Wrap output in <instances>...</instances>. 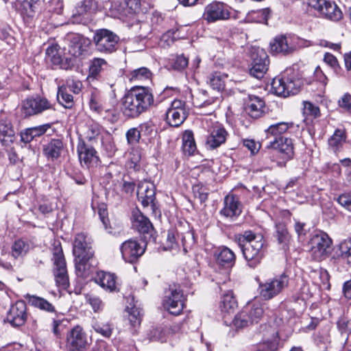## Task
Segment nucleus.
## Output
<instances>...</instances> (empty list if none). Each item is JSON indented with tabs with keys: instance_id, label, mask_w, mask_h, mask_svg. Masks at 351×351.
<instances>
[{
	"instance_id": "de8ad7c7",
	"label": "nucleus",
	"mask_w": 351,
	"mask_h": 351,
	"mask_svg": "<svg viewBox=\"0 0 351 351\" xmlns=\"http://www.w3.org/2000/svg\"><path fill=\"white\" fill-rule=\"evenodd\" d=\"M303 114L306 117L315 119L320 115L319 107L311 102L305 101L303 102Z\"/></svg>"
},
{
	"instance_id": "ddd939ff",
	"label": "nucleus",
	"mask_w": 351,
	"mask_h": 351,
	"mask_svg": "<svg viewBox=\"0 0 351 351\" xmlns=\"http://www.w3.org/2000/svg\"><path fill=\"white\" fill-rule=\"evenodd\" d=\"M52 107L50 102L46 98L29 97L23 101L21 110L25 117L40 114Z\"/></svg>"
},
{
	"instance_id": "e2e57ef3",
	"label": "nucleus",
	"mask_w": 351,
	"mask_h": 351,
	"mask_svg": "<svg viewBox=\"0 0 351 351\" xmlns=\"http://www.w3.org/2000/svg\"><path fill=\"white\" fill-rule=\"evenodd\" d=\"M339 106L346 112L351 113V95L346 93L339 100Z\"/></svg>"
},
{
	"instance_id": "a19ab883",
	"label": "nucleus",
	"mask_w": 351,
	"mask_h": 351,
	"mask_svg": "<svg viewBox=\"0 0 351 351\" xmlns=\"http://www.w3.org/2000/svg\"><path fill=\"white\" fill-rule=\"evenodd\" d=\"M57 98L60 104L66 108H71L73 105V97L68 93L64 85L58 88Z\"/></svg>"
},
{
	"instance_id": "bb28decb",
	"label": "nucleus",
	"mask_w": 351,
	"mask_h": 351,
	"mask_svg": "<svg viewBox=\"0 0 351 351\" xmlns=\"http://www.w3.org/2000/svg\"><path fill=\"white\" fill-rule=\"evenodd\" d=\"M64 150V144L62 140L58 138L51 139L43 146V154L48 158L52 160L59 158Z\"/></svg>"
},
{
	"instance_id": "bf43d9fd",
	"label": "nucleus",
	"mask_w": 351,
	"mask_h": 351,
	"mask_svg": "<svg viewBox=\"0 0 351 351\" xmlns=\"http://www.w3.org/2000/svg\"><path fill=\"white\" fill-rule=\"evenodd\" d=\"M337 201L338 204L346 210L351 212V195L348 193L340 195Z\"/></svg>"
},
{
	"instance_id": "f8f14e48",
	"label": "nucleus",
	"mask_w": 351,
	"mask_h": 351,
	"mask_svg": "<svg viewBox=\"0 0 351 351\" xmlns=\"http://www.w3.org/2000/svg\"><path fill=\"white\" fill-rule=\"evenodd\" d=\"M163 306L169 313L178 315L182 311L184 306V298L182 291L178 288H169L163 302Z\"/></svg>"
},
{
	"instance_id": "7ed1b4c3",
	"label": "nucleus",
	"mask_w": 351,
	"mask_h": 351,
	"mask_svg": "<svg viewBox=\"0 0 351 351\" xmlns=\"http://www.w3.org/2000/svg\"><path fill=\"white\" fill-rule=\"evenodd\" d=\"M293 124L289 122H279L269 125L265 130L266 138L268 140L267 149L278 151L283 155L285 159L289 160L293 154L292 139L282 136Z\"/></svg>"
},
{
	"instance_id": "4c0bfd02",
	"label": "nucleus",
	"mask_w": 351,
	"mask_h": 351,
	"mask_svg": "<svg viewBox=\"0 0 351 351\" xmlns=\"http://www.w3.org/2000/svg\"><path fill=\"white\" fill-rule=\"evenodd\" d=\"M182 149L189 156L193 154L196 150L193 134L190 130H186L182 135Z\"/></svg>"
},
{
	"instance_id": "6e6552de",
	"label": "nucleus",
	"mask_w": 351,
	"mask_h": 351,
	"mask_svg": "<svg viewBox=\"0 0 351 351\" xmlns=\"http://www.w3.org/2000/svg\"><path fill=\"white\" fill-rule=\"evenodd\" d=\"M167 123L173 127L181 125L188 117L185 101L174 99L167 108L166 113Z\"/></svg>"
},
{
	"instance_id": "338daca9",
	"label": "nucleus",
	"mask_w": 351,
	"mask_h": 351,
	"mask_svg": "<svg viewBox=\"0 0 351 351\" xmlns=\"http://www.w3.org/2000/svg\"><path fill=\"white\" fill-rule=\"evenodd\" d=\"M89 106L91 110L99 112L101 109V104L98 95L96 93H92L89 101Z\"/></svg>"
},
{
	"instance_id": "ea45409f",
	"label": "nucleus",
	"mask_w": 351,
	"mask_h": 351,
	"mask_svg": "<svg viewBox=\"0 0 351 351\" xmlns=\"http://www.w3.org/2000/svg\"><path fill=\"white\" fill-rule=\"evenodd\" d=\"M152 73L149 69L146 67H141L134 70L130 74V80L131 82H145L151 80Z\"/></svg>"
},
{
	"instance_id": "dca6fc26",
	"label": "nucleus",
	"mask_w": 351,
	"mask_h": 351,
	"mask_svg": "<svg viewBox=\"0 0 351 351\" xmlns=\"http://www.w3.org/2000/svg\"><path fill=\"white\" fill-rule=\"evenodd\" d=\"M77 150L82 165L88 168L99 165V158L93 147L87 146L84 143H81L78 144Z\"/></svg>"
},
{
	"instance_id": "9b49d317",
	"label": "nucleus",
	"mask_w": 351,
	"mask_h": 351,
	"mask_svg": "<svg viewBox=\"0 0 351 351\" xmlns=\"http://www.w3.org/2000/svg\"><path fill=\"white\" fill-rule=\"evenodd\" d=\"M252 67L250 74L257 79L263 77L267 71L269 59L264 49L252 48L251 51Z\"/></svg>"
},
{
	"instance_id": "72a5a7b5",
	"label": "nucleus",
	"mask_w": 351,
	"mask_h": 351,
	"mask_svg": "<svg viewBox=\"0 0 351 351\" xmlns=\"http://www.w3.org/2000/svg\"><path fill=\"white\" fill-rule=\"evenodd\" d=\"M27 298L29 303L36 308L49 313H53L56 311L55 307L53 304L43 298L36 295H29Z\"/></svg>"
},
{
	"instance_id": "9d476101",
	"label": "nucleus",
	"mask_w": 351,
	"mask_h": 351,
	"mask_svg": "<svg viewBox=\"0 0 351 351\" xmlns=\"http://www.w3.org/2000/svg\"><path fill=\"white\" fill-rule=\"evenodd\" d=\"M66 348H60L61 351H82L88 345L87 335L80 326H75L66 337Z\"/></svg>"
},
{
	"instance_id": "69168bd1",
	"label": "nucleus",
	"mask_w": 351,
	"mask_h": 351,
	"mask_svg": "<svg viewBox=\"0 0 351 351\" xmlns=\"http://www.w3.org/2000/svg\"><path fill=\"white\" fill-rule=\"evenodd\" d=\"M66 88H69L71 91L75 94H78L82 90V84L79 80H68L66 81Z\"/></svg>"
},
{
	"instance_id": "864d4df0",
	"label": "nucleus",
	"mask_w": 351,
	"mask_h": 351,
	"mask_svg": "<svg viewBox=\"0 0 351 351\" xmlns=\"http://www.w3.org/2000/svg\"><path fill=\"white\" fill-rule=\"evenodd\" d=\"M193 193L195 197L199 200L200 203L205 202L208 198V192L202 185H194L193 186Z\"/></svg>"
},
{
	"instance_id": "6ab92c4d",
	"label": "nucleus",
	"mask_w": 351,
	"mask_h": 351,
	"mask_svg": "<svg viewBox=\"0 0 351 351\" xmlns=\"http://www.w3.org/2000/svg\"><path fill=\"white\" fill-rule=\"evenodd\" d=\"M137 197L144 207L154 203L155 200V186L153 182L147 180L138 183Z\"/></svg>"
},
{
	"instance_id": "a878e982",
	"label": "nucleus",
	"mask_w": 351,
	"mask_h": 351,
	"mask_svg": "<svg viewBox=\"0 0 351 351\" xmlns=\"http://www.w3.org/2000/svg\"><path fill=\"white\" fill-rule=\"evenodd\" d=\"M270 46L271 51L283 54L289 53L295 49V47L291 44V39L284 36L276 37Z\"/></svg>"
},
{
	"instance_id": "c03bdc74",
	"label": "nucleus",
	"mask_w": 351,
	"mask_h": 351,
	"mask_svg": "<svg viewBox=\"0 0 351 351\" xmlns=\"http://www.w3.org/2000/svg\"><path fill=\"white\" fill-rule=\"evenodd\" d=\"M252 324L247 311L243 309L238 313L233 319V324L237 328H242Z\"/></svg>"
},
{
	"instance_id": "2f4dec72",
	"label": "nucleus",
	"mask_w": 351,
	"mask_h": 351,
	"mask_svg": "<svg viewBox=\"0 0 351 351\" xmlns=\"http://www.w3.org/2000/svg\"><path fill=\"white\" fill-rule=\"evenodd\" d=\"M278 243L283 249H287L291 240V236L287 230L286 225L284 223H278L276 224V232L274 234Z\"/></svg>"
},
{
	"instance_id": "0e129e2a",
	"label": "nucleus",
	"mask_w": 351,
	"mask_h": 351,
	"mask_svg": "<svg viewBox=\"0 0 351 351\" xmlns=\"http://www.w3.org/2000/svg\"><path fill=\"white\" fill-rule=\"evenodd\" d=\"M243 143L252 154L257 153L261 148V144L253 139H245L243 140Z\"/></svg>"
},
{
	"instance_id": "774afa93",
	"label": "nucleus",
	"mask_w": 351,
	"mask_h": 351,
	"mask_svg": "<svg viewBox=\"0 0 351 351\" xmlns=\"http://www.w3.org/2000/svg\"><path fill=\"white\" fill-rule=\"evenodd\" d=\"M314 75L316 80L319 81L324 87L326 85L328 78L319 66H317L315 68L314 71Z\"/></svg>"
},
{
	"instance_id": "5fc2aeb1",
	"label": "nucleus",
	"mask_w": 351,
	"mask_h": 351,
	"mask_svg": "<svg viewBox=\"0 0 351 351\" xmlns=\"http://www.w3.org/2000/svg\"><path fill=\"white\" fill-rule=\"evenodd\" d=\"M46 9L49 12L60 14L63 9V3L62 0H49L46 3Z\"/></svg>"
},
{
	"instance_id": "09e8293b",
	"label": "nucleus",
	"mask_w": 351,
	"mask_h": 351,
	"mask_svg": "<svg viewBox=\"0 0 351 351\" xmlns=\"http://www.w3.org/2000/svg\"><path fill=\"white\" fill-rule=\"evenodd\" d=\"M94 3L92 0H84L75 8L76 12L74 15L82 16L90 12L94 9Z\"/></svg>"
},
{
	"instance_id": "39448f33",
	"label": "nucleus",
	"mask_w": 351,
	"mask_h": 351,
	"mask_svg": "<svg viewBox=\"0 0 351 351\" xmlns=\"http://www.w3.org/2000/svg\"><path fill=\"white\" fill-rule=\"evenodd\" d=\"M53 274L57 286L66 290L69 286L66 261L60 244L54 246L53 250Z\"/></svg>"
},
{
	"instance_id": "79ce46f5",
	"label": "nucleus",
	"mask_w": 351,
	"mask_h": 351,
	"mask_svg": "<svg viewBox=\"0 0 351 351\" xmlns=\"http://www.w3.org/2000/svg\"><path fill=\"white\" fill-rule=\"evenodd\" d=\"M28 243L22 239L16 241L12 246V256L14 258L24 256L29 251Z\"/></svg>"
},
{
	"instance_id": "f257e3e1",
	"label": "nucleus",
	"mask_w": 351,
	"mask_h": 351,
	"mask_svg": "<svg viewBox=\"0 0 351 351\" xmlns=\"http://www.w3.org/2000/svg\"><path fill=\"white\" fill-rule=\"evenodd\" d=\"M154 96L147 86L132 87L121 99V111L129 118H136L154 105Z\"/></svg>"
},
{
	"instance_id": "f03ea898",
	"label": "nucleus",
	"mask_w": 351,
	"mask_h": 351,
	"mask_svg": "<svg viewBox=\"0 0 351 351\" xmlns=\"http://www.w3.org/2000/svg\"><path fill=\"white\" fill-rule=\"evenodd\" d=\"M239 243L248 266L256 267L265 256L267 250L263 235L247 230L239 235Z\"/></svg>"
},
{
	"instance_id": "2eb2a0df",
	"label": "nucleus",
	"mask_w": 351,
	"mask_h": 351,
	"mask_svg": "<svg viewBox=\"0 0 351 351\" xmlns=\"http://www.w3.org/2000/svg\"><path fill=\"white\" fill-rule=\"evenodd\" d=\"M203 16L208 22L213 23L228 19L230 12L227 6L223 3L214 1L206 6Z\"/></svg>"
},
{
	"instance_id": "4be33fe9",
	"label": "nucleus",
	"mask_w": 351,
	"mask_h": 351,
	"mask_svg": "<svg viewBox=\"0 0 351 351\" xmlns=\"http://www.w3.org/2000/svg\"><path fill=\"white\" fill-rule=\"evenodd\" d=\"M6 2H10L12 7L14 8L21 16L25 19H32L36 14L38 5L32 3L30 1L24 0L23 1L19 0H7Z\"/></svg>"
},
{
	"instance_id": "4d7b16f0",
	"label": "nucleus",
	"mask_w": 351,
	"mask_h": 351,
	"mask_svg": "<svg viewBox=\"0 0 351 351\" xmlns=\"http://www.w3.org/2000/svg\"><path fill=\"white\" fill-rule=\"evenodd\" d=\"M86 299L95 312H99L103 309L104 304L99 297L90 295L86 297Z\"/></svg>"
},
{
	"instance_id": "c85d7f7f",
	"label": "nucleus",
	"mask_w": 351,
	"mask_h": 351,
	"mask_svg": "<svg viewBox=\"0 0 351 351\" xmlns=\"http://www.w3.org/2000/svg\"><path fill=\"white\" fill-rule=\"evenodd\" d=\"M217 262L221 266L231 267L235 263V254L228 247H223L215 254Z\"/></svg>"
},
{
	"instance_id": "680f3d73",
	"label": "nucleus",
	"mask_w": 351,
	"mask_h": 351,
	"mask_svg": "<svg viewBox=\"0 0 351 351\" xmlns=\"http://www.w3.org/2000/svg\"><path fill=\"white\" fill-rule=\"evenodd\" d=\"M269 14H270V10L269 8H265V9L254 12V14H256L258 18L257 19H255V21L256 23L267 24Z\"/></svg>"
},
{
	"instance_id": "f3484780",
	"label": "nucleus",
	"mask_w": 351,
	"mask_h": 351,
	"mask_svg": "<svg viewBox=\"0 0 351 351\" xmlns=\"http://www.w3.org/2000/svg\"><path fill=\"white\" fill-rule=\"evenodd\" d=\"M26 304L23 301H17L13 304L7 315V320L14 326L23 325L27 319Z\"/></svg>"
},
{
	"instance_id": "aec40b11",
	"label": "nucleus",
	"mask_w": 351,
	"mask_h": 351,
	"mask_svg": "<svg viewBox=\"0 0 351 351\" xmlns=\"http://www.w3.org/2000/svg\"><path fill=\"white\" fill-rule=\"evenodd\" d=\"M73 253L75 258L82 256L93 258L94 252L90 243L87 241L86 237L84 234H76L73 245Z\"/></svg>"
},
{
	"instance_id": "20e7f679",
	"label": "nucleus",
	"mask_w": 351,
	"mask_h": 351,
	"mask_svg": "<svg viewBox=\"0 0 351 351\" xmlns=\"http://www.w3.org/2000/svg\"><path fill=\"white\" fill-rule=\"evenodd\" d=\"M288 285L289 277L285 274H282L260 282L258 292L262 298L269 300L282 293Z\"/></svg>"
},
{
	"instance_id": "0eeeda50",
	"label": "nucleus",
	"mask_w": 351,
	"mask_h": 351,
	"mask_svg": "<svg viewBox=\"0 0 351 351\" xmlns=\"http://www.w3.org/2000/svg\"><path fill=\"white\" fill-rule=\"evenodd\" d=\"M300 87V80H295L286 75L275 77L271 82V88L274 93L276 95L284 97L296 94L299 91Z\"/></svg>"
},
{
	"instance_id": "423d86ee",
	"label": "nucleus",
	"mask_w": 351,
	"mask_h": 351,
	"mask_svg": "<svg viewBox=\"0 0 351 351\" xmlns=\"http://www.w3.org/2000/svg\"><path fill=\"white\" fill-rule=\"evenodd\" d=\"M310 253L315 261H321L329 256L332 240L327 234L320 232L313 235L310 241Z\"/></svg>"
},
{
	"instance_id": "e433bc0d",
	"label": "nucleus",
	"mask_w": 351,
	"mask_h": 351,
	"mask_svg": "<svg viewBox=\"0 0 351 351\" xmlns=\"http://www.w3.org/2000/svg\"><path fill=\"white\" fill-rule=\"evenodd\" d=\"M227 78V74L221 72H215L210 75L208 83L213 89L221 91L223 90L225 87Z\"/></svg>"
},
{
	"instance_id": "49530a36",
	"label": "nucleus",
	"mask_w": 351,
	"mask_h": 351,
	"mask_svg": "<svg viewBox=\"0 0 351 351\" xmlns=\"http://www.w3.org/2000/svg\"><path fill=\"white\" fill-rule=\"evenodd\" d=\"M101 130V128L97 123H91L87 125L84 136L89 141H92L99 137Z\"/></svg>"
},
{
	"instance_id": "473e14b6",
	"label": "nucleus",
	"mask_w": 351,
	"mask_h": 351,
	"mask_svg": "<svg viewBox=\"0 0 351 351\" xmlns=\"http://www.w3.org/2000/svg\"><path fill=\"white\" fill-rule=\"evenodd\" d=\"M108 66V62L103 58H95L90 60L88 79H96L100 73Z\"/></svg>"
},
{
	"instance_id": "3c124183",
	"label": "nucleus",
	"mask_w": 351,
	"mask_h": 351,
	"mask_svg": "<svg viewBox=\"0 0 351 351\" xmlns=\"http://www.w3.org/2000/svg\"><path fill=\"white\" fill-rule=\"evenodd\" d=\"M170 64L173 69L182 70L187 66L189 60L184 55H178L171 60Z\"/></svg>"
},
{
	"instance_id": "c756f323",
	"label": "nucleus",
	"mask_w": 351,
	"mask_h": 351,
	"mask_svg": "<svg viewBox=\"0 0 351 351\" xmlns=\"http://www.w3.org/2000/svg\"><path fill=\"white\" fill-rule=\"evenodd\" d=\"M324 17L334 21H338L342 19L343 14L339 8L334 3L326 1V3L321 9V13Z\"/></svg>"
},
{
	"instance_id": "cd10ccee",
	"label": "nucleus",
	"mask_w": 351,
	"mask_h": 351,
	"mask_svg": "<svg viewBox=\"0 0 351 351\" xmlns=\"http://www.w3.org/2000/svg\"><path fill=\"white\" fill-rule=\"evenodd\" d=\"M93 258L85 256L75 258V273L78 277L85 279L90 276L92 271L90 261Z\"/></svg>"
},
{
	"instance_id": "a18cd8bd",
	"label": "nucleus",
	"mask_w": 351,
	"mask_h": 351,
	"mask_svg": "<svg viewBox=\"0 0 351 351\" xmlns=\"http://www.w3.org/2000/svg\"><path fill=\"white\" fill-rule=\"evenodd\" d=\"M14 136V131L9 120H0V139L4 140L5 137L12 138Z\"/></svg>"
},
{
	"instance_id": "6e6d98bb",
	"label": "nucleus",
	"mask_w": 351,
	"mask_h": 351,
	"mask_svg": "<svg viewBox=\"0 0 351 351\" xmlns=\"http://www.w3.org/2000/svg\"><path fill=\"white\" fill-rule=\"evenodd\" d=\"M126 138L130 145H136L141 138V132L137 128H131L126 132Z\"/></svg>"
},
{
	"instance_id": "b1692460",
	"label": "nucleus",
	"mask_w": 351,
	"mask_h": 351,
	"mask_svg": "<svg viewBox=\"0 0 351 351\" xmlns=\"http://www.w3.org/2000/svg\"><path fill=\"white\" fill-rule=\"evenodd\" d=\"M228 133L226 130L220 126H215L206 138V145L210 149H215L224 143Z\"/></svg>"
},
{
	"instance_id": "052dcab7",
	"label": "nucleus",
	"mask_w": 351,
	"mask_h": 351,
	"mask_svg": "<svg viewBox=\"0 0 351 351\" xmlns=\"http://www.w3.org/2000/svg\"><path fill=\"white\" fill-rule=\"evenodd\" d=\"M132 28L134 29H136L138 28L139 29V36L141 38H145L151 32V27L148 23L142 22L141 23H138L136 25H132Z\"/></svg>"
},
{
	"instance_id": "f704fd0d",
	"label": "nucleus",
	"mask_w": 351,
	"mask_h": 351,
	"mask_svg": "<svg viewBox=\"0 0 351 351\" xmlns=\"http://www.w3.org/2000/svg\"><path fill=\"white\" fill-rule=\"evenodd\" d=\"M243 310L247 311L252 323L258 322L263 315V306L258 301H254L245 306Z\"/></svg>"
},
{
	"instance_id": "7c9ffc66",
	"label": "nucleus",
	"mask_w": 351,
	"mask_h": 351,
	"mask_svg": "<svg viewBox=\"0 0 351 351\" xmlns=\"http://www.w3.org/2000/svg\"><path fill=\"white\" fill-rule=\"evenodd\" d=\"M265 102L261 98L253 96L250 97L245 110L252 117L256 118L262 114Z\"/></svg>"
},
{
	"instance_id": "1a4fd4ad",
	"label": "nucleus",
	"mask_w": 351,
	"mask_h": 351,
	"mask_svg": "<svg viewBox=\"0 0 351 351\" xmlns=\"http://www.w3.org/2000/svg\"><path fill=\"white\" fill-rule=\"evenodd\" d=\"M94 41L97 51L102 53H112L115 51L119 37L111 31L104 29L95 33Z\"/></svg>"
},
{
	"instance_id": "13d9d810",
	"label": "nucleus",
	"mask_w": 351,
	"mask_h": 351,
	"mask_svg": "<svg viewBox=\"0 0 351 351\" xmlns=\"http://www.w3.org/2000/svg\"><path fill=\"white\" fill-rule=\"evenodd\" d=\"M143 314L141 311L136 308H133L128 316V319L133 326H136L141 324Z\"/></svg>"
},
{
	"instance_id": "37998d69",
	"label": "nucleus",
	"mask_w": 351,
	"mask_h": 351,
	"mask_svg": "<svg viewBox=\"0 0 351 351\" xmlns=\"http://www.w3.org/2000/svg\"><path fill=\"white\" fill-rule=\"evenodd\" d=\"M95 331L104 337H110L112 332V326L108 322L97 321L93 326Z\"/></svg>"
},
{
	"instance_id": "8fccbe9b",
	"label": "nucleus",
	"mask_w": 351,
	"mask_h": 351,
	"mask_svg": "<svg viewBox=\"0 0 351 351\" xmlns=\"http://www.w3.org/2000/svg\"><path fill=\"white\" fill-rule=\"evenodd\" d=\"M345 141L344 132L343 130H337L334 134L329 138L328 144L333 148H338Z\"/></svg>"
},
{
	"instance_id": "5701e85b",
	"label": "nucleus",
	"mask_w": 351,
	"mask_h": 351,
	"mask_svg": "<svg viewBox=\"0 0 351 351\" xmlns=\"http://www.w3.org/2000/svg\"><path fill=\"white\" fill-rule=\"evenodd\" d=\"M132 226L140 233H149L153 230V226L149 219L138 209L132 211Z\"/></svg>"
},
{
	"instance_id": "603ef678",
	"label": "nucleus",
	"mask_w": 351,
	"mask_h": 351,
	"mask_svg": "<svg viewBox=\"0 0 351 351\" xmlns=\"http://www.w3.org/2000/svg\"><path fill=\"white\" fill-rule=\"evenodd\" d=\"M341 256L346 260L348 263H351V242L343 241L339 245Z\"/></svg>"
},
{
	"instance_id": "c9c22d12",
	"label": "nucleus",
	"mask_w": 351,
	"mask_h": 351,
	"mask_svg": "<svg viewBox=\"0 0 351 351\" xmlns=\"http://www.w3.org/2000/svg\"><path fill=\"white\" fill-rule=\"evenodd\" d=\"M237 306V302L234 298L232 291H228L222 296L220 302V308L221 311L230 313Z\"/></svg>"
},
{
	"instance_id": "393cba45",
	"label": "nucleus",
	"mask_w": 351,
	"mask_h": 351,
	"mask_svg": "<svg viewBox=\"0 0 351 351\" xmlns=\"http://www.w3.org/2000/svg\"><path fill=\"white\" fill-rule=\"evenodd\" d=\"M241 212L240 203L234 195H228L224 199V206L221 214L226 217H232L239 215Z\"/></svg>"
},
{
	"instance_id": "4468645a",
	"label": "nucleus",
	"mask_w": 351,
	"mask_h": 351,
	"mask_svg": "<svg viewBox=\"0 0 351 351\" xmlns=\"http://www.w3.org/2000/svg\"><path fill=\"white\" fill-rule=\"evenodd\" d=\"M120 250L123 258L126 262L132 263L144 254L145 247L138 243V241L130 239L121 244Z\"/></svg>"
},
{
	"instance_id": "58836bf2",
	"label": "nucleus",
	"mask_w": 351,
	"mask_h": 351,
	"mask_svg": "<svg viewBox=\"0 0 351 351\" xmlns=\"http://www.w3.org/2000/svg\"><path fill=\"white\" fill-rule=\"evenodd\" d=\"M215 102V97H208L207 92L204 90H199L196 96L193 98V104L196 108L208 106L213 104Z\"/></svg>"
},
{
	"instance_id": "412c9836",
	"label": "nucleus",
	"mask_w": 351,
	"mask_h": 351,
	"mask_svg": "<svg viewBox=\"0 0 351 351\" xmlns=\"http://www.w3.org/2000/svg\"><path fill=\"white\" fill-rule=\"evenodd\" d=\"M94 281L107 291L114 292L118 290L117 277L114 274L99 271L94 277Z\"/></svg>"
},
{
	"instance_id": "a211bd4d",
	"label": "nucleus",
	"mask_w": 351,
	"mask_h": 351,
	"mask_svg": "<svg viewBox=\"0 0 351 351\" xmlns=\"http://www.w3.org/2000/svg\"><path fill=\"white\" fill-rule=\"evenodd\" d=\"M69 53L74 57H80L87 51L90 40L80 34H72L69 36Z\"/></svg>"
}]
</instances>
